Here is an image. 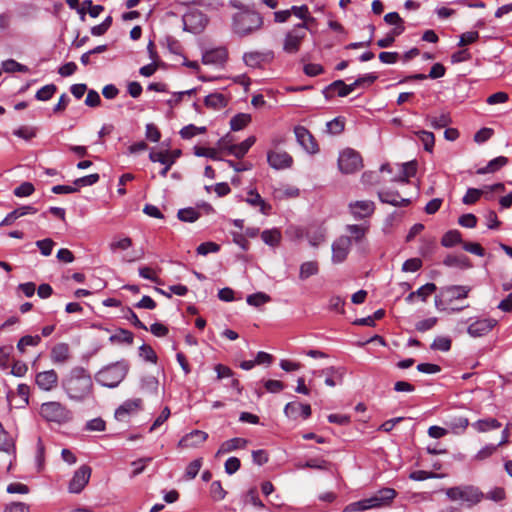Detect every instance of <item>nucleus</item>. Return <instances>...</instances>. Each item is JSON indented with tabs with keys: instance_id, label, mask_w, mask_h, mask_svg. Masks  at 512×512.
I'll return each instance as SVG.
<instances>
[{
	"instance_id": "1",
	"label": "nucleus",
	"mask_w": 512,
	"mask_h": 512,
	"mask_svg": "<svg viewBox=\"0 0 512 512\" xmlns=\"http://www.w3.org/2000/svg\"><path fill=\"white\" fill-rule=\"evenodd\" d=\"M62 387L71 401L84 402L93 396V381L83 367H73L62 381Z\"/></svg>"
},
{
	"instance_id": "2",
	"label": "nucleus",
	"mask_w": 512,
	"mask_h": 512,
	"mask_svg": "<svg viewBox=\"0 0 512 512\" xmlns=\"http://www.w3.org/2000/svg\"><path fill=\"white\" fill-rule=\"evenodd\" d=\"M263 23V17L260 13L254 10L243 9L234 14L232 29L239 37H246L259 31Z\"/></svg>"
},
{
	"instance_id": "3",
	"label": "nucleus",
	"mask_w": 512,
	"mask_h": 512,
	"mask_svg": "<svg viewBox=\"0 0 512 512\" xmlns=\"http://www.w3.org/2000/svg\"><path fill=\"white\" fill-rule=\"evenodd\" d=\"M128 371L129 363L126 360H120L102 368L95 378L100 385L115 388L124 380Z\"/></svg>"
},
{
	"instance_id": "4",
	"label": "nucleus",
	"mask_w": 512,
	"mask_h": 512,
	"mask_svg": "<svg viewBox=\"0 0 512 512\" xmlns=\"http://www.w3.org/2000/svg\"><path fill=\"white\" fill-rule=\"evenodd\" d=\"M39 413L47 422H54L59 425L66 424L73 418L71 410L66 405L58 401L42 403Z\"/></svg>"
},
{
	"instance_id": "5",
	"label": "nucleus",
	"mask_w": 512,
	"mask_h": 512,
	"mask_svg": "<svg viewBox=\"0 0 512 512\" xmlns=\"http://www.w3.org/2000/svg\"><path fill=\"white\" fill-rule=\"evenodd\" d=\"M470 291L471 288L464 285L444 287L435 297V306L438 310H448V306L452 305L454 301L466 299Z\"/></svg>"
},
{
	"instance_id": "6",
	"label": "nucleus",
	"mask_w": 512,
	"mask_h": 512,
	"mask_svg": "<svg viewBox=\"0 0 512 512\" xmlns=\"http://www.w3.org/2000/svg\"><path fill=\"white\" fill-rule=\"evenodd\" d=\"M445 493L451 501L465 503L468 506H473L484 498V494L474 486L451 487Z\"/></svg>"
},
{
	"instance_id": "7",
	"label": "nucleus",
	"mask_w": 512,
	"mask_h": 512,
	"mask_svg": "<svg viewBox=\"0 0 512 512\" xmlns=\"http://www.w3.org/2000/svg\"><path fill=\"white\" fill-rule=\"evenodd\" d=\"M308 26L307 23H299L289 30L283 40V50L288 54H296L306 38Z\"/></svg>"
},
{
	"instance_id": "8",
	"label": "nucleus",
	"mask_w": 512,
	"mask_h": 512,
	"mask_svg": "<svg viewBox=\"0 0 512 512\" xmlns=\"http://www.w3.org/2000/svg\"><path fill=\"white\" fill-rule=\"evenodd\" d=\"M338 167L345 174L354 173L362 167V157L357 151L347 148L339 155Z\"/></svg>"
},
{
	"instance_id": "9",
	"label": "nucleus",
	"mask_w": 512,
	"mask_h": 512,
	"mask_svg": "<svg viewBox=\"0 0 512 512\" xmlns=\"http://www.w3.org/2000/svg\"><path fill=\"white\" fill-rule=\"evenodd\" d=\"M184 29L194 34L201 33L208 24L207 16L198 10H191L183 16Z\"/></svg>"
},
{
	"instance_id": "10",
	"label": "nucleus",
	"mask_w": 512,
	"mask_h": 512,
	"mask_svg": "<svg viewBox=\"0 0 512 512\" xmlns=\"http://www.w3.org/2000/svg\"><path fill=\"white\" fill-rule=\"evenodd\" d=\"M255 142L256 137L249 136L247 139H245L239 144H231L226 138L220 139L218 144L222 150H225L229 154L240 159L247 154V152L254 145Z\"/></svg>"
},
{
	"instance_id": "11",
	"label": "nucleus",
	"mask_w": 512,
	"mask_h": 512,
	"mask_svg": "<svg viewBox=\"0 0 512 512\" xmlns=\"http://www.w3.org/2000/svg\"><path fill=\"white\" fill-rule=\"evenodd\" d=\"M498 321L494 318H477L467 328V333L472 338H480L488 335Z\"/></svg>"
},
{
	"instance_id": "12",
	"label": "nucleus",
	"mask_w": 512,
	"mask_h": 512,
	"mask_svg": "<svg viewBox=\"0 0 512 512\" xmlns=\"http://www.w3.org/2000/svg\"><path fill=\"white\" fill-rule=\"evenodd\" d=\"M246 66L250 68H262L274 59V53L271 50L266 51H249L245 52L242 57Z\"/></svg>"
},
{
	"instance_id": "13",
	"label": "nucleus",
	"mask_w": 512,
	"mask_h": 512,
	"mask_svg": "<svg viewBox=\"0 0 512 512\" xmlns=\"http://www.w3.org/2000/svg\"><path fill=\"white\" fill-rule=\"evenodd\" d=\"M350 214L357 220L371 217L375 211V203L371 200H357L348 204Z\"/></svg>"
},
{
	"instance_id": "14",
	"label": "nucleus",
	"mask_w": 512,
	"mask_h": 512,
	"mask_svg": "<svg viewBox=\"0 0 512 512\" xmlns=\"http://www.w3.org/2000/svg\"><path fill=\"white\" fill-rule=\"evenodd\" d=\"M294 133L297 142L303 147L305 151L310 154H316L319 151V147L315 138L307 128L304 126H296L294 128Z\"/></svg>"
},
{
	"instance_id": "15",
	"label": "nucleus",
	"mask_w": 512,
	"mask_h": 512,
	"mask_svg": "<svg viewBox=\"0 0 512 512\" xmlns=\"http://www.w3.org/2000/svg\"><path fill=\"white\" fill-rule=\"evenodd\" d=\"M397 493L392 488H383L377 491L373 496L366 498L368 509L389 505L396 497Z\"/></svg>"
},
{
	"instance_id": "16",
	"label": "nucleus",
	"mask_w": 512,
	"mask_h": 512,
	"mask_svg": "<svg viewBox=\"0 0 512 512\" xmlns=\"http://www.w3.org/2000/svg\"><path fill=\"white\" fill-rule=\"evenodd\" d=\"M267 161L271 168L282 170L290 168L293 164V158L286 151L272 150L267 153Z\"/></svg>"
},
{
	"instance_id": "17",
	"label": "nucleus",
	"mask_w": 512,
	"mask_h": 512,
	"mask_svg": "<svg viewBox=\"0 0 512 512\" xmlns=\"http://www.w3.org/2000/svg\"><path fill=\"white\" fill-rule=\"evenodd\" d=\"M58 380V374L53 369L39 372L35 376V383L37 387L45 392L55 389L58 385Z\"/></svg>"
},
{
	"instance_id": "18",
	"label": "nucleus",
	"mask_w": 512,
	"mask_h": 512,
	"mask_svg": "<svg viewBox=\"0 0 512 512\" xmlns=\"http://www.w3.org/2000/svg\"><path fill=\"white\" fill-rule=\"evenodd\" d=\"M91 476V468L87 465L81 466L73 475L69 483L71 493H80L88 484Z\"/></svg>"
},
{
	"instance_id": "19",
	"label": "nucleus",
	"mask_w": 512,
	"mask_h": 512,
	"mask_svg": "<svg viewBox=\"0 0 512 512\" xmlns=\"http://www.w3.org/2000/svg\"><path fill=\"white\" fill-rule=\"evenodd\" d=\"M351 248V238L348 236L339 237L332 244V261L342 263L348 256Z\"/></svg>"
},
{
	"instance_id": "20",
	"label": "nucleus",
	"mask_w": 512,
	"mask_h": 512,
	"mask_svg": "<svg viewBox=\"0 0 512 512\" xmlns=\"http://www.w3.org/2000/svg\"><path fill=\"white\" fill-rule=\"evenodd\" d=\"M142 407L140 398L128 399L115 410V418L118 421H125L130 415L135 414Z\"/></svg>"
},
{
	"instance_id": "21",
	"label": "nucleus",
	"mask_w": 512,
	"mask_h": 512,
	"mask_svg": "<svg viewBox=\"0 0 512 512\" xmlns=\"http://www.w3.org/2000/svg\"><path fill=\"white\" fill-rule=\"evenodd\" d=\"M208 438V434L202 430H193L183 436L178 442L180 448H196L203 444Z\"/></svg>"
},
{
	"instance_id": "22",
	"label": "nucleus",
	"mask_w": 512,
	"mask_h": 512,
	"mask_svg": "<svg viewBox=\"0 0 512 512\" xmlns=\"http://www.w3.org/2000/svg\"><path fill=\"white\" fill-rule=\"evenodd\" d=\"M284 413L288 418L296 420L298 417L307 419L311 415V407L309 404H302L299 402H289L284 408Z\"/></svg>"
},
{
	"instance_id": "23",
	"label": "nucleus",
	"mask_w": 512,
	"mask_h": 512,
	"mask_svg": "<svg viewBox=\"0 0 512 512\" xmlns=\"http://www.w3.org/2000/svg\"><path fill=\"white\" fill-rule=\"evenodd\" d=\"M50 358L54 364L67 363L71 358L69 345L63 342L55 344L51 349Z\"/></svg>"
},
{
	"instance_id": "24",
	"label": "nucleus",
	"mask_w": 512,
	"mask_h": 512,
	"mask_svg": "<svg viewBox=\"0 0 512 512\" xmlns=\"http://www.w3.org/2000/svg\"><path fill=\"white\" fill-rule=\"evenodd\" d=\"M379 200L396 207H404L410 204V200L402 198L397 191L382 190L378 192Z\"/></svg>"
},
{
	"instance_id": "25",
	"label": "nucleus",
	"mask_w": 512,
	"mask_h": 512,
	"mask_svg": "<svg viewBox=\"0 0 512 512\" xmlns=\"http://www.w3.org/2000/svg\"><path fill=\"white\" fill-rule=\"evenodd\" d=\"M227 59V50L223 47L206 51L202 56V62L206 65H222Z\"/></svg>"
},
{
	"instance_id": "26",
	"label": "nucleus",
	"mask_w": 512,
	"mask_h": 512,
	"mask_svg": "<svg viewBox=\"0 0 512 512\" xmlns=\"http://www.w3.org/2000/svg\"><path fill=\"white\" fill-rule=\"evenodd\" d=\"M247 444H248V440L241 438V437H235V438L226 440L220 445V447L216 453V456H219L222 454H227V453H230L237 449H243L247 446Z\"/></svg>"
},
{
	"instance_id": "27",
	"label": "nucleus",
	"mask_w": 512,
	"mask_h": 512,
	"mask_svg": "<svg viewBox=\"0 0 512 512\" xmlns=\"http://www.w3.org/2000/svg\"><path fill=\"white\" fill-rule=\"evenodd\" d=\"M36 212L37 209L30 205L19 207L10 212L9 214H7L6 217L1 221L0 225L9 226L18 218L25 216L27 214H35Z\"/></svg>"
},
{
	"instance_id": "28",
	"label": "nucleus",
	"mask_w": 512,
	"mask_h": 512,
	"mask_svg": "<svg viewBox=\"0 0 512 512\" xmlns=\"http://www.w3.org/2000/svg\"><path fill=\"white\" fill-rule=\"evenodd\" d=\"M417 171V164L414 161L403 163L399 166V174L393 178L395 182L408 183Z\"/></svg>"
},
{
	"instance_id": "29",
	"label": "nucleus",
	"mask_w": 512,
	"mask_h": 512,
	"mask_svg": "<svg viewBox=\"0 0 512 512\" xmlns=\"http://www.w3.org/2000/svg\"><path fill=\"white\" fill-rule=\"evenodd\" d=\"M246 202L251 206H258L260 208L261 213L267 215L271 206L267 204L264 199L260 196V194L253 189H250L247 193Z\"/></svg>"
},
{
	"instance_id": "30",
	"label": "nucleus",
	"mask_w": 512,
	"mask_h": 512,
	"mask_svg": "<svg viewBox=\"0 0 512 512\" xmlns=\"http://www.w3.org/2000/svg\"><path fill=\"white\" fill-rule=\"evenodd\" d=\"M227 103V98L222 93H212L204 99L205 106L214 110L223 109Z\"/></svg>"
},
{
	"instance_id": "31",
	"label": "nucleus",
	"mask_w": 512,
	"mask_h": 512,
	"mask_svg": "<svg viewBox=\"0 0 512 512\" xmlns=\"http://www.w3.org/2000/svg\"><path fill=\"white\" fill-rule=\"evenodd\" d=\"M384 21L388 25H394L395 27L390 31L393 35H401L404 30V21L397 12H390L384 16Z\"/></svg>"
},
{
	"instance_id": "32",
	"label": "nucleus",
	"mask_w": 512,
	"mask_h": 512,
	"mask_svg": "<svg viewBox=\"0 0 512 512\" xmlns=\"http://www.w3.org/2000/svg\"><path fill=\"white\" fill-rule=\"evenodd\" d=\"M149 159L152 162H155V163L157 162V163L162 164V166H164L163 169L160 171V175L162 177H166L168 171L170 170V168L173 165V164L167 163V160H169V158L166 156V154L163 151L151 150L149 153Z\"/></svg>"
},
{
	"instance_id": "33",
	"label": "nucleus",
	"mask_w": 512,
	"mask_h": 512,
	"mask_svg": "<svg viewBox=\"0 0 512 512\" xmlns=\"http://www.w3.org/2000/svg\"><path fill=\"white\" fill-rule=\"evenodd\" d=\"M443 263L448 267H458L462 269L471 267L470 260L465 255H448Z\"/></svg>"
},
{
	"instance_id": "34",
	"label": "nucleus",
	"mask_w": 512,
	"mask_h": 512,
	"mask_svg": "<svg viewBox=\"0 0 512 512\" xmlns=\"http://www.w3.org/2000/svg\"><path fill=\"white\" fill-rule=\"evenodd\" d=\"M472 427L480 433L487 432L489 430L498 429L501 427V423L495 418L480 419L472 423Z\"/></svg>"
},
{
	"instance_id": "35",
	"label": "nucleus",
	"mask_w": 512,
	"mask_h": 512,
	"mask_svg": "<svg viewBox=\"0 0 512 512\" xmlns=\"http://www.w3.org/2000/svg\"><path fill=\"white\" fill-rule=\"evenodd\" d=\"M507 163H508V159L506 157L499 156V157H496V158L492 159L491 161H489L485 167L480 168L477 172H478V174L493 173V172L498 171L500 168L505 166Z\"/></svg>"
},
{
	"instance_id": "36",
	"label": "nucleus",
	"mask_w": 512,
	"mask_h": 512,
	"mask_svg": "<svg viewBox=\"0 0 512 512\" xmlns=\"http://www.w3.org/2000/svg\"><path fill=\"white\" fill-rule=\"evenodd\" d=\"M319 264L317 261H307L301 264L299 271V278L306 280L307 278L318 274Z\"/></svg>"
},
{
	"instance_id": "37",
	"label": "nucleus",
	"mask_w": 512,
	"mask_h": 512,
	"mask_svg": "<svg viewBox=\"0 0 512 512\" xmlns=\"http://www.w3.org/2000/svg\"><path fill=\"white\" fill-rule=\"evenodd\" d=\"M261 238L263 242L269 246L276 247L279 245L281 241V232L274 228V229H268L264 230L261 233Z\"/></svg>"
},
{
	"instance_id": "38",
	"label": "nucleus",
	"mask_w": 512,
	"mask_h": 512,
	"mask_svg": "<svg viewBox=\"0 0 512 512\" xmlns=\"http://www.w3.org/2000/svg\"><path fill=\"white\" fill-rule=\"evenodd\" d=\"M251 122V115L247 113H239L230 120V127L233 131L244 129Z\"/></svg>"
},
{
	"instance_id": "39",
	"label": "nucleus",
	"mask_w": 512,
	"mask_h": 512,
	"mask_svg": "<svg viewBox=\"0 0 512 512\" xmlns=\"http://www.w3.org/2000/svg\"><path fill=\"white\" fill-rule=\"evenodd\" d=\"M330 462L327 460L321 459V458H314L309 459L305 463L301 464L298 463L296 467L298 469H304V468H310V469H317V470H323L326 471L330 467Z\"/></svg>"
},
{
	"instance_id": "40",
	"label": "nucleus",
	"mask_w": 512,
	"mask_h": 512,
	"mask_svg": "<svg viewBox=\"0 0 512 512\" xmlns=\"http://www.w3.org/2000/svg\"><path fill=\"white\" fill-rule=\"evenodd\" d=\"M459 243H462V236L458 230H450L446 232L441 239V244L444 247H453Z\"/></svg>"
},
{
	"instance_id": "41",
	"label": "nucleus",
	"mask_w": 512,
	"mask_h": 512,
	"mask_svg": "<svg viewBox=\"0 0 512 512\" xmlns=\"http://www.w3.org/2000/svg\"><path fill=\"white\" fill-rule=\"evenodd\" d=\"M357 88V85H354V82L347 85L342 80L334 81L330 85V89L337 91L338 95L341 97H345L352 93Z\"/></svg>"
},
{
	"instance_id": "42",
	"label": "nucleus",
	"mask_w": 512,
	"mask_h": 512,
	"mask_svg": "<svg viewBox=\"0 0 512 512\" xmlns=\"http://www.w3.org/2000/svg\"><path fill=\"white\" fill-rule=\"evenodd\" d=\"M416 135L418 136L419 140L422 142L424 149L428 152H432L434 143H435V137L432 132L421 130L416 132Z\"/></svg>"
},
{
	"instance_id": "43",
	"label": "nucleus",
	"mask_w": 512,
	"mask_h": 512,
	"mask_svg": "<svg viewBox=\"0 0 512 512\" xmlns=\"http://www.w3.org/2000/svg\"><path fill=\"white\" fill-rule=\"evenodd\" d=\"M205 132H206L205 126L197 127L193 124H189L187 126H184L180 130L179 134L183 139H191L194 136H196L197 134H203Z\"/></svg>"
},
{
	"instance_id": "44",
	"label": "nucleus",
	"mask_w": 512,
	"mask_h": 512,
	"mask_svg": "<svg viewBox=\"0 0 512 512\" xmlns=\"http://www.w3.org/2000/svg\"><path fill=\"white\" fill-rule=\"evenodd\" d=\"M41 342V337L39 335H25L20 338L17 343V349L23 353L25 351L26 346H37Z\"/></svg>"
},
{
	"instance_id": "45",
	"label": "nucleus",
	"mask_w": 512,
	"mask_h": 512,
	"mask_svg": "<svg viewBox=\"0 0 512 512\" xmlns=\"http://www.w3.org/2000/svg\"><path fill=\"white\" fill-rule=\"evenodd\" d=\"M2 68L5 72H22L27 73L29 68L23 64L18 63L13 59H8L2 63Z\"/></svg>"
},
{
	"instance_id": "46",
	"label": "nucleus",
	"mask_w": 512,
	"mask_h": 512,
	"mask_svg": "<svg viewBox=\"0 0 512 512\" xmlns=\"http://www.w3.org/2000/svg\"><path fill=\"white\" fill-rule=\"evenodd\" d=\"M56 91H57L56 85L48 84V85H45L42 88H40L36 92L35 97L39 101H48L49 99H51L53 97V95L55 94Z\"/></svg>"
},
{
	"instance_id": "47",
	"label": "nucleus",
	"mask_w": 512,
	"mask_h": 512,
	"mask_svg": "<svg viewBox=\"0 0 512 512\" xmlns=\"http://www.w3.org/2000/svg\"><path fill=\"white\" fill-rule=\"evenodd\" d=\"M346 230L356 242H359L365 237L368 226L352 224L347 225Z\"/></svg>"
},
{
	"instance_id": "48",
	"label": "nucleus",
	"mask_w": 512,
	"mask_h": 512,
	"mask_svg": "<svg viewBox=\"0 0 512 512\" xmlns=\"http://www.w3.org/2000/svg\"><path fill=\"white\" fill-rule=\"evenodd\" d=\"M177 215L183 222H195L200 217V213L194 208L180 209Z\"/></svg>"
},
{
	"instance_id": "49",
	"label": "nucleus",
	"mask_w": 512,
	"mask_h": 512,
	"mask_svg": "<svg viewBox=\"0 0 512 512\" xmlns=\"http://www.w3.org/2000/svg\"><path fill=\"white\" fill-rule=\"evenodd\" d=\"M452 341L445 336H438L431 344V349L447 352L451 349Z\"/></svg>"
},
{
	"instance_id": "50",
	"label": "nucleus",
	"mask_w": 512,
	"mask_h": 512,
	"mask_svg": "<svg viewBox=\"0 0 512 512\" xmlns=\"http://www.w3.org/2000/svg\"><path fill=\"white\" fill-rule=\"evenodd\" d=\"M132 246V240L129 237H123L119 239H113L109 248L112 252H116L118 250H127Z\"/></svg>"
},
{
	"instance_id": "51",
	"label": "nucleus",
	"mask_w": 512,
	"mask_h": 512,
	"mask_svg": "<svg viewBox=\"0 0 512 512\" xmlns=\"http://www.w3.org/2000/svg\"><path fill=\"white\" fill-rule=\"evenodd\" d=\"M133 339V333L125 329H119L116 334L110 336L109 338L111 342H124L127 344H132Z\"/></svg>"
},
{
	"instance_id": "52",
	"label": "nucleus",
	"mask_w": 512,
	"mask_h": 512,
	"mask_svg": "<svg viewBox=\"0 0 512 512\" xmlns=\"http://www.w3.org/2000/svg\"><path fill=\"white\" fill-rule=\"evenodd\" d=\"M194 154L198 157H207L212 160H221L219 153L215 148L194 147Z\"/></svg>"
},
{
	"instance_id": "53",
	"label": "nucleus",
	"mask_w": 512,
	"mask_h": 512,
	"mask_svg": "<svg viewBox=\"0 0 512 512\" xmlns=\"http://www.w3.org/2000/svg\"><path fill=\"white\" fill-rule=\"evenodd\" d=\"M247 303L251 306L259 307L270 301V296L263 292L251 294L246 299Z\"/></svg>"
},
{
	"instance_id": "54",
	"label": "nucleus",
	"mask_w": 512,
	"mask_h": 512,
	"mask_svg": "<svg viewBox=\"0 0 512 512\" xmlns=\"http://www.w3.org/2000/svg\"><path fill=\"white\" fill-rule=\"evenodd\" d=\"M344 120L340 117L334 118L333 120L327 122L326 127L328 133L332 135H338L344 130Z\"/></svg>"
},
{
	"instance_id": "55",
	"label": "nucleus",
	"mask_w": 512,
	"mask_h": 512,
	"mask_svg": "<svg viewBox=\"0 0 512 512\" xmlns=\"http://www.w3.org/2000/svg\"><path fill=\"white\" fill-rule=\"evenodd\" d=\"M139 355L142 357L145 361L151 362L153 364H156L157 362V355L153 348L150 345L143 344L139 348Z\"/></svg>"
},
{
	"instance_id": "56",
	"label": "nucleus",
	"mask_w": 512,
	"mask_h": 512,
	"mask_svg": "<svg viewBox=\"0 0 512 512\" xmlns=\"http://www.w3.org/2000/svg\"><path fill=\"white\" fill-rule=\"evenodd\" d=\"M13 134L24 140H31L37 134V130L34 127L21 126L13 131Z\"/></svg>"
},
{
	"instance_id": "57",
	"label": "nucleus",
	"mask_w": 512,
	"mask_h": 512,
	"mask_svg": "<svg viewBox=\"0 0 512 512\" xmlns=\"http://www.w3.org/2000/svg\"><path fill=\"white\" fill-rule=\"evenodd\" d=\"M202 466V459L198 458L188 464L185 470V476L187 479H194L199 473Z\"/></svg>"
},
{
	"instance_id": "58",
	"label": "nucleus",
	"mask_w": 512,
	"mask_h": 512,
	"mask_svg": "<svg viewBox=\"0 0 512 512\" xmlns=\"http://www.w3.org/2000/svg\"><path fill=\"white\" fill-rule=\"evenodd\" d=\"M469 425V421L465 417H456L449 422V427L454 433L463 432Z\"/></svg>"
},
{
	"instance_id": "59",
	"label": "nucleus",
	"mask_w": 512,
	"mask_h": 512,
	"mask_svg": "<svg viewBox=\"0 0 512 512\" xmlns=\"http://www.w3.org/2000/svg\"><path fill=\"white\" fill-rule=\"evenodd\" d=\"M220 250V246L215 242H204L201 243L196 251L199 255L206 256L209 253H216Z\"/></svg>"
},
{
	"instance_id": "60",
	"label": "nucleus",
	"mask_w": 512,
	"mask_h": 512,
	"mask_svg": "<svg viewBox=\"0 0 512 512\" xmlns=\"http://www.w3.org/2000/svg\"><path fill=\"white\" fill-rule=\"evenodd\" d=\"M210 494L215 501H220L225 498L226 491L223 489L220 481H214L211 483Z\"/></svg>"
},
{
	"instance_id": "61",
	"label": "nucleus",
	"mask_w": 512,
	"mask_h": 512,
	"mask_svg": "<svg viewBox=\"0 0 512 512\" xmlns=\"http://www.w3.org/2000/svg\"><path fill=\"white\" fill-rule=\"evenodd\" d=\"M483 190H480V189H476V188H469L466 192V194L464 195L462 201L464 204L466 205H471V204H474L475 202L478 201V199L481 197V195L483 194Z\"/></svg>"
},
{
	"instance_id": "62",
	"label": "nucleus",
	"mask_w": 512,
	"mask_h": 512,
	"mask_svg": "<svg viewBox=\"0 0 512 512\" xmlns=\"http://www.w3.org/2000/svg\"><path fill=\"white\" fill-rule=\"evenodd\" d=\"M54 245L55 242L50 238L36 241V246L43 256L51 255Z\"/></svg>"
},
{
	"instance_id": "63",
	"label": "nucleus",
	"mask_w": 512,
	"mask_h": 512,
	"mask_svg": "<svg viewBox=\"0 0 512 512\" xmlns=\"http://www.w3.org/2000/svg\"><path fill=\"white\" fill-rule=\"evenodd\" d=\"M99 174H90L81 178H78L74 181L75 187H84V186H91L94 185L99 181Z\"/></svg>"
},
{
	"instance_id": "64",
	"label": "nucleus",
	"mask_w": 512,
	"mask_h": 512,
	"mask_svg": "<svg viewBox=\"0 0 512 512\" xmlns=\"http://www.w3.org/2000/svg\"><path fill=\"white\" fill-rule=\"evenodd\" d=\"M505 497H506V492H505V489L502 487H494L490 491H488L486 493V495H484V498L495 501V502H500V501L504 500Z\"/></svg>"
}]
</instances>
